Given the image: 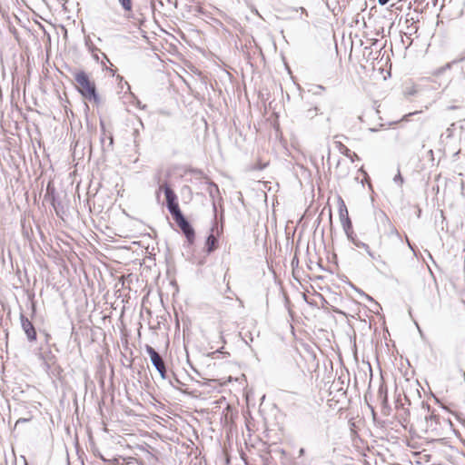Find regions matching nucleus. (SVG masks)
Masks as SVG:
<instances>
[{"label":"nucleus","instance_id":"1","mask_svg":"<svg viewBox=\"0 0 465 465\" xmlns=\"http://www.w3.org/2000/svg\"><path fill=\"white\" fill-rule=\"evenodd\" d=\"M74 78L79 92L84 98L90 101H98L95 84L93 81L90 80L89 76L85 72L77 71L74 73Z\"/></svg>","mask_w":465,"mask_h":465},{"label":"nucleus","instance_id":"2","mask_svg":"<svg viewBox=\"0 0 465 465\" xmlns=\"http://www.w3.org/2000/svg\"><path fill=\"white\" fill-rule=\"evenodd\" d=\"M159 190H163L166 198L167 208L173 217L182 213L177 203V196L174 192L168 186V184L164 183L161 185Z\"/></svg>","mask_w":465,"mask_h":465},{"label":"nucleus","instance_id":"3","mask_svg":"<svg viewBox=\"0 0 465 465\" xmlns=\"http://www.w3.org/2000/svg\"><path fill=\"white\" fill-rule=\"evenodd\" d=\"M174 221L177 223L189 243H193L194 240V231L189 222L184 218L183 213H179V215L173 217Z\"/></svg>","mask_w":465,"mask_h":465},{"label":"nucleus","instance_id":"4","mask_svg":"<svg viewBox=\"0 0 465 465\" xmlns=\"http://www.w3.org/2000/svg\"><path fill=\"white\" fill-rule=\"evenodd\" d=\"M21 326L29 341H35L36 340V331L33 323L24 315L21 314Z\"/></svg>","mask_w":465,"mask_h":465},{"label":"nucleus","instance_id":"5","mask_svg":"<svg viewBox=\"0 0 465 465\" xmlns=\"http://www.w3.org/2000/svg\"><path fill=\"white\" fill-rule=\"evenodd\" d=\"M145 351L147 354L150 357V360L152 361V364L154 366L155 369H163V366L165 365L163 358L161 355L150 345L145 346Z\"/></svg>","mask_w":465,"mask_h":465},{"label":"nucleus","instance_id":"6","mask_svg":"<svg viewBox=\"0 0 465 465\" xmlns=\"http://www.w3.org/2000/svg\"><path fill=\"white\" fill-rule=\"evenodd\" d=\"M340 220L341 223V225L343 227L344 232H346L348 237H351V232L352 230V224L349 218L348 211L345 205H343L340 209Z\"/></svg>","mask_w":465,"mask_h":465},{"label":"nucleus","instance_id":"7","mask_svg":"<svg viewBox=\"0 0 465 465\" xmlns=\"http://www.w3.org/2000/svg\"><path fill=\"white\" fill-rule=\"evenodd\" d=\"M39 358L43 361V362L45 365L46 369H50V367L54 362V355L52 353L51 351H41L39 353Z\"/></svg>","mask_w":465,"mask_h":465},{"label":"nucleus","instance_id":"8","mask_svg":"<svg viewBox=\"0 0 465 465\" xmlns=\"http://www.w3.org/2000/svg\"><path fill=\"white\" fill-rule=\"evenodd\" d=\"M217 239L213 234H210L207 237L205 246L208 253L213 252L217 248Z\"/></svg>","mask_w":465,"mask_h":465},{"label":"nucleus","instance_id":"9","mask_svg":"<svg viewBox=\"0 0 465 465\" xmlns=\"http://www.w3.org/2000/svg\"><path fill=\"white\" fill-rule=\"evenodd\" d=\"M119 4L121 5L122 8L126 13V17L130 18L131 13L133 12V2L132 0H118Z\"/></svg>","mask_w":465,"mask_h":465},{"label":"nucleus","instance_id":"10","mask_svg":"<svg viewBox=\"0 0 465 465\" xmlns=\"http://www.w3.org/2000/svg\"><path fill=\"white\" fill-rule=\"evenodd\" d=\"M207 191L209 193V195L212 199H214L215 196L219 193V188L217 186V184H215L214 183H207Z\"/></svg>","mask_w":465,"mask_h":465},{"label":"nucleus","instance_id":"11","mask_svg":"<svg viewBox=\"0 0 465 465\" xmlns=\"http://www.w3.org/2000/svg\"><path fill=\"white\" fill-rule=\"evenodd\" d=\"M318 114L317 107H312L303 112V117L306 119H312Z\"/></svg>","mask_w":465,"mask_h":465},{"label":"nucleus","instance_id":"12","mask_svg":"<svg viewBox=\"0 0 465 465\" xmlns=\"http://www.w3.org/2000/svg\"><path fill=\"white\" fill-rule=\"evenodd\" d=\"M352 242L354 243V245H356L357 247L359 248H363L366 252H369V245L362 242H360V241H355V240H352Z\"/></svg>","mask_w":465,"mask_h":465},{"label":"nucleus","instance_id":"13","mask_svg":"<svg viewBox=\"0 0 465 465\" xmlns=\"http://www.w3.org/2000/svg\"><path fill=\"white\" fill-rule=\"evenodd\" d=\"M158 371V372L160 373L161 377L163 379H165L166 378V368H165V365L163 366V369H156Z\"/></svg>","mask_w":465,"mask_h":465},{"label":"nucleus","instance_id":"14","mask_svg":"<svg viewBox=\"0 0 465 465\" xmlns=\"http://www.w3.org/2000/svg\"><path fill=\"white\" fill-rule=\"evenodd\" d=\"M367 253L373 260H377L378 261L381 258L380 255L376 257L375 254L371 251L370 248H369V252H367Z\"/></svg>","mask_w":465,"mask_h":465},{"label":"nucleus","instance_id":"15","mask_svg":"<svg viewBox=\"0 0 465 465\" xmlns=\"http://www.w3.org/2000/svg\"><path fill=\"white\" fill-rule=\"evenodd\" d=\"M402 181H403V180H402V177H401V175L400 172H398V174L394 177V182H395V183L400 182V183H402Z\"/></svg>","mask_w":465,"mask_h":465},{"label":"nucleus","instance_id":"16","mask_svg":"<svg viewBox=\"0 0 465 465\" xmlns=\"http://www.w3.org/2000/svg\"><path fill=\"white\" fill-rule=\"evenodd\" d=\"M389 1L390 0H378L379 4L382 5H386Z\"/></svg>","mask_w":465,"mask_h":465},{"label":"nucleus","instance_id":"17","mask_svg":"<svg viewBox=\"0 0 465 465\" xmlns=\"http://www.w3.org/2000/svg\"><path fill=\"white\" fill-rule=\"evenodd\" d=\"M45 342H48L50 338H51V336L48 333H45Z\"/></svg>","mask_w":465,"mask_h":465},{"label":"nucleus","instance_id":"18","mask_svg":"<svg viewBox=\"0 0 465 465\" xmlns=\"http://www.w3.org/2000/svg\"><path fill=\"white\" fill-rule=\"evenodd\" d=\"M27 420L26 419H19L17 421H16V425L20 422H25Z\"/></svg>","mask_w":465,"mask_h":465},{"label":"nucleus","instance_id":"19","mask_svg":"<svg viewBox=\"0 0 465 465\" xmlns=\"http://www.w3.org/2000/svg\"><path fill=\"white\" fill-rule=\"evenodd\" d=\"M344 150H345V153H345L347 156H349L350 150H349L348 148H346V147H344Z\"/></svg>","mask_w":465,"mask_h":465},{"label":"nucleus","instance_id":"20","mask_svg":"<svg viewBox=\"0 0 465 465\" xmlns=\"http://www.w3.org/2000/svg\"><path fill=\"white\" fill-rule=\"evenodd\" d=\"M103 56H104V59H105V60H106V61H107L111 65H113V64L110 63L109 59L107 58V56H106L104 54H103Z\"/></svg>","mask_w":465,"mask_h":465},{"label":"nucleus","instance_id":"21","mask_svg":"<svg viewBox=\"0 0 465 465\" xmlns=\"http://www.w3.org/2000/svg\"><path fill=\"white\" fill-rule=\"evenodd\" d=\"M94 59H96V60H98V59H99V57H98V55H97L96 54H94Z\"/></svg>","mask_w":465,"mask_h":465},{"label":"nucleus","instance_id":"22","mask_svg":"<svg viewBox=\"0 0 465 465\" xmlns=\"http://www.w3.org/2000/svg\"><path fill=\"white\" fill-rule=\"evenodd\" d=\"M303 452H304V450H303V449H301V450H300V454L302 455V454H303Z\"/></svg>","mask_w":465,"mask_h":465},{"label":"nucleus","instance_id":"23","mask_svg":"<svg viewBox=\"0 0 465 465\" xmlns=\"http://www.w3.org/2000/svg\"><path fill=\"white\" fill-rule=\"evenodd\" d=\"M109 139H110V144H112L113 143V137H110Z\"/></svg>","mask_w":465,"mask_h":465},{"label":"nucleus","instance_id":"24","mask_svg":"<svg viewBox=\"0 0 465 465\" xmlns=\"http://www.w3.org/2000/svg\"><path fill=\"white\" fill-rule=\"evenodd\" d=\"M408 245H409V247H410L411 249H412V246H411V244L410 243V242H409V241H408Z\"/></svg>","mask_w":465,"mask_h":465},{"label":"nucleus","instance_id":"25","mask_svg":"<svg viewBox=\"0 0 465 465\" xmlns=\"http://www.w3.org/2000/svg\"><path fill=\"white\" fill-rule=\"evenodd\" d=\"M105 70H110L113 72V70L111 68H108V67H105Z\"/></svg>","mask_w":465,"mask_h":465},{"label":"nucleus","instance_id":"26","mask_svg":"<svg viewBox=\"0 0 465 465\" xmlns=\"http://www.w3.org/2000/svg\"><path fill=\"white\" fill-rule=\"evenodd\" d=\"M25 465H27L26 461L25 460Z\"/></svg>","mask_w":465,"mask_h":465}]
</instances>
